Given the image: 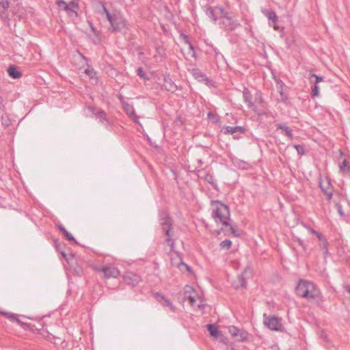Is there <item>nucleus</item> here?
Here are the masks:
<instances>
[{"label":"nucleus","instance_id":"nucleus-6","mask_svg":"<svg viewBox=\"0 0 350 350\" xmlns=\"http://www.w3.org/2000/svg\"><path fill=\"white\" fill-rule=\"evenodd\" d=\"M221 19H222V21L219 23L220 27L224 29L226 31H233L240 25V23L229 16L228 12L226 10Z\"/></svg>","mask_w":350,"mask_h":350},{"label":"nucleus","instance_id":"nucleus-28","mask_svg":"<svg viewBox=\"0 0 350 350\" xmlns=\"http://www.w3.org/2000/svg\"><path fill=\"white\" fill-rule=\"evenodd\" d=\"M207 329L210 333V335L214 338H217L221 332L218 330L217 327L213 324H208L207 325Z\"/></svg>","mask_w":350,"mask_h":350},{"label":"nucleus","instance_id":"nucleus-19","mask_svg":"<svg viewBox=\"0 0 350 350\" xmlns=\"http://www.w3.org/2000/svg\"><path fill=\"white\" fill-rule=\"evenodd\" d=\"M123 108L125 113L135 122H138L137 121V116L135 113V111L133 105L126 103L124 101L122 102Z\"/></svg>","mask_w":350,"mask_h":350},{"label":"nucleus","instance_id":"nucleus-34","mask_svg":"<svg viewBox=\"0 0 350 350\" xmlns=\"http://www.w3.org/2000/svg\"><path fill=\"white\" fill-rule=\"evenodd\" d=\"M232 245V242L229 239H226L221 242L220 246L221 248L228 250Z\"/></svg>","mask_w":350,"mask_h":350},{"label":"nucleus","instance_id":"nucleus-29","mask_svg":"<svg viewBox=\"0 0 350 350\" xmlns=\"http://www.w3.org/2000/svg\"><path fill=\"white\" fill-rule=\"evenodd\" d=\"M320 187L321 190L324 192L325 195H326L328 200H330L332 197V189L329 187V183H327V187H324L321 183H320Z\"/></svg>","mask_w":350,"mask_h":350},{"label":"nucleus","instance_id":"nucleus-1","mask_svg":"<svg viewBox=\"0 0 350 350\" xmlns=\"http://www.w3.org/2000/svg\"><path fill=\"white\" fill-rule=\"evenodd\" d=\"M100 13L105 14L109 22L111 25L110 31L125 33L128 29V23L120 12H111L103 5V11H100Z\"/></svg>","mask_w":350,"mask_h":350},{"label":"nucleus","instance_id":"nucleus-32","mask_svg":"<svg viewBox=\"0 0 350 350\" xmlns=\"http://www.w3.org/2000/svg\"><path fill=\"white\" fill-rule=\"evenodd\" d=\"M284 85V83L283 82H281L280 86H277L278 92L280 93L282 101H284L287 99V96L284 94L283 92V88Z\"/></svg>","mask_w":350,"mask_h":350},{"label":"nucleus","instance_id":"nucleus-49","mask_svg":"<svg viewBox=\"0 0 350 350\" xmlns=\"http://www.w3.org/2000/svg\"><path fill=\"white\" fill-rule=\"evenodd\" d=\"M203 306H204V305H202V304H199V305L198 306V308H202V307H203Z\"/></svg>","mask_w":350,"mask_h":350},{"label":"nucleus","instance_id":"nucleus-45","mask_svg":"<svg viewBox=\"0 0 350 350\" xmlns=\"http://www.w3.org/2000/svg\"><path fill=\"white\" fill-rule=\"evenodd\" d=\"M298 242H299V245H301V247L305 250L306 248H305V246H304V245L303 241H302L301 240H300V239H299V240L298 241Z\"/></svg>","mask_w":350,"mask_h":350},{"label":"nucleus","instance_id":"nucleus-27","mask_svg":"<svg viewBox=\"0 0 350 350\" xmlns=\"http://www.w3.org/2000/svg\"><path fill=\"white\" fill-rule=\"evenodd\" d=\"M58 228H59V231L65 236V237L66 238V239L68 241L74 242L75 243H77V241H76L75 239L74 238V237L66 230V229L62 224H59L58 226Z\"/></svg>","mask_w":350,"mask_h":350},{"label":"nucleus","instance_id":"nucleus-10","mask_svg":"<svg viewBox=\"0 0 350 350\" xmlns=\"http://www.w3.org/2000/svg\"><path fill=\"white\" fill-rule=\"evenodd\" d=\"M306 290V296H304V298L308 301L315 300L321 295L319 289L313 282H310V284H308V288Z\"/></svg>","mask_w":350,"mask_h":350},{"label":"nucleus","instance_id":"nucleus-50","mask_svg":"<svg viewBox=\"0 0 350 350\" xmlns=\"http://www.w3.org/2000/svg\"><path fill=\"white\" fill-rule=\"evenodd\" d=\"M347 290L348 293L350 294V287L349 286H348L347 288Z\"/></svg>","mask_w":350,"mask_h":350},{"label":"nucleus","instance_id":"nucleus-43","mask_svg":"<svg viewBox=\"0 0 350 350\" xmlns=\"http://www.w3.org/2000/svg\"><path fill=\"white\" fill-rule=\"evenodd\" d=\"M205 179L206 181H208L210 183H212L213 181V176L210 174H207L205 177Z\"/></svg>","mask_w":350,"mask_h":350},{"label":"nucleus","instance_id":"nucleus-20","mask_svg":"<svg viewBox=\"0 0 350 350\" xmlns=\"http://www.w3.org/2000/svg\"><path fill=\"white\" fill-rule=\"evenodd\" d=\"M243 96L245 103H246L247 105V107L250 109H252L255 111L256 106L254 104V103L252 101V96L251 94L250 91L249 90V89L247 88H245V87L244 88L243 91Z\"/></svg>","mask_w":350,"mask_h":350},{"label":"nucleus","instance_id":"nucleus-24","mask_svg":"<svg viewBox=\"0 0 350 350\" xmlns=\"http://www.w3.org/2000/svg\"><path fill=\"white\" fill-rule=\"evenodd\" d=\"M308 230L313 234H315L318 239L321 241L322 242L321 243V246L325 248V252L324 253L326 254L327 253L328 250H327V241L326 240L324 239V237L323 235L319 232H317L313 229H312L310 227H308Z\"/></svg>","mask_w":350,"mask_h":350},{"label":"nucleus","instance_id":"nucleus-47","mask_svg":"<svg viewBox=\"0 0 350 350\" xmlns=\"http://www.w3.org/2000/svg\"><path fill=\"white\" fill-rule=\"evenodd\" d=\"M230 230H231V231H232V232L233 234H234V233H235V230H234V228H233L232 226H230Z\"/></svg>","mask_w":350,"mask_h":350},{"label":"nucleus","instance_id":"nucleus-15","mask_svg":"<svg viewBox=\"0 0 350 350\" xmlns=\"http://www.w3.org/2000/svg\"><path fill=\"white\" fill-rule=\"evenodd\" d=\"M10 3L8 0H0V18L6 21L9 18L8 9Z\"/></svg>","mask_w":350,"mask_h":350},{"label":"nucleus","instance_id":"nucleus-36","mask_svg":"<svg viewBox=\"0 0 350 350\" xmlns=\"http://www.w3.org/2000/svg\"><path fill=\"white\" fill-rule=\"evenodd\" d=\"M85 73L88 77H90V78L93 79L95 77L96 72L94 70V69H93L92 68H88L87 69L85 70Z\"/></svg>","mask_w":350,"mask_h":350},{"label":"nucleus","instance_id":"nucleus-37","mask_svg":"<svg viewBox=\"0 0 350 350\" xmlns=\"http://www.w3.org/2000/svg\"><path fill=\"white\" fill-rule=\"evenodd\" d=\"M208 119L212 121L213 123H217L219 122V118L217 115L213 114L211 112H208Z\"/></svg>","mask_w":350,"mask_h":350},{"label":"nucleus","instance_id":"nucleus-42","mask_svg":"<svg viewBox=\"0 0 350 350\" xmlns=\"http://www.w3.org/2000/svg\"><path fill=\"white\" fill-rule=\"evenodd\" d=\"M337 210H338V213L341 215V216H343L344 215V212L342 211V206L340 205V204H337Z\"/></svg>","mask_w":350,"mask_h":350},{"label":"nucleus","instance_id":"nucleus-48","mask_svg":"<svg viewBox=\"0 0 350 350\" xmlns=\"http://www.w3.org/2000/svg\"><path fill=\"white\" fill-rule=\"evenodd\" d=\"M61 254L64 258H66V254L64 252H62Z\"/></svg>","mask_w":350,"mask_h":350},{"label":"nucleus","instance_id":"nucleus-53","mask_svg":"<svg viewBox=\"0 0 350 350\" xmlns=\"http://www.w3.org/2000/svg\"><path fill=\"white\" fill-rule=\"evenodd\" d=\"M92 31L94 32L95 31V29L92 26Z\"/></svg>","mask_w":350,"mask_h":350},{"label":"nucleus","instance_id":"nucleus-52","mask_svg":"<svg viewBox=\"0 0 350 350\" xmlns=\"http://www.w3.org/2000/svg\"><path fill=\"white\" fill-rule=\"evenodd\" d=\"M81 56L84 59L87 60V58L85 56H83V55H81Z\"/></svg>","mask_w":350,"mask_h":350},{"label":"nucleus","instance_id":"nucleus-8","mask_svg":"<svg viewBox=\"0 0 350 350\" xmlns=\"http://www.w3.org/2000/svg\"><path fill=\"white\" fill-rule=\"evenodd\" d=\"M228 332L232 336V337L237 341L243 342L247 340L248 336V333L247 331L239 329L235 326H229Z\"/></svg>","mask_w":350,"mask_h":350},{"label":"nucleus","instance_id":"nucleus-51","mask_svg":"<svg viewBox=\"0 0 350 350\" xmlns=\"http://www.w3.org/2000/svg\"><path fill=\"white\" fill-rule=\"evenodd\" d=\"M295 147H296V148H297V150L298 153H300V152H299V146H296Z\"/></svg>","mask_w":350,"mask_h":350},{"label":"nucleus","instance_id":"nucleus-41","mask_svg":"<svg viewBox=\"0 0 350 350\" xmlns=\"http://www.w3.org/2000/svg\"><path fill=\"white\" fill-rule=\"evenodd\" d=\"M12 321H16L17 322L19 325H22L23 327H25V326L27 325V323H25L23 322H22L18 317V315L16 314V319H13Z\"/></svg>","mask_w":350,"mask_h":350},{"label":"nucleus","instance_id":"nucleus-40","mask_svg":"<svg viewBox=\"0 0 350 350\" xmlns=\"http://www.w3.org/2000/svg\"><path fill=\"white\" fill-rule=\"evenodd\" d=\"M185 298H187V299H188V300L189 301L190 304H191V306H193V305H194V304H195V302H196V299H195V297H194V296H193V295H188V296L185 295Z\"/></svg>","mask_w":350,"mask_h":350},{"label":"nucleus","instance_id":"nucleus-31","mask_svg":"<svg viewBox=\"0 0 350 350\" xmlns=\"http://www.w3.org/2000/svg\"><path fill=\"white\" fill-rule=\"evenodd\" d=\"M310 94L312 98L319 96V86L318 85L314 84L311 88Z\"/></svg>","mask_w":350,"mask_h":350},{"label":"nucleus","instance_id":"nucleus-23","mask_svg":"<svg viewBox=\"0 0 350 350\" xmlns=\"http://www.w3.org/2000/svg\"><path fill=\"white\" fill-rule=\"evenodd\" d=\"M8 73L10 77L14 79H19L22 76L21 72L14 65H10L8 68Z\"/></svg>","mask_w":350,"mask_h":350},{"label":"nucleus","instance_id":"nucleus-3","mask_svg":"<svg viewBox=\"0 0 350 350\" xmlns=\"http://www.w3.org/2000/svg\"><path fill=\"white\" fill-rule=\"evenodd\" d=\"M212 217L215 222L224 226H229L230 210L228 206L219 201L212 202Z\"/></svg>","mask_w":350,"mask_h":350},{"label":"nucleus","instance_id":"nucleus-9","mask_svg":"<svg viewBox=\"0 0 350 350\" xmlns=\"http://www.w3.org/2000/svg\"><path fill=\"white\" fill-rule=\"evenodd\" d=\"M264 324L270 329L279 331L282 327L280 319L275 316H264Z\"/></svg>","mask_w":350,"mask_h":350},{"label":"nucleus","instance_id":"nucleus-22","mask_svg":"<svg viewBox=\"0 0 350 350\" xmlns=\"http://www.w3.org/2000/svg\"><path fill=\"white\" fill-rule=\"evenodd\" d=\"M262 13L267 17L269 21L273 23V27L275 29H278V27L276 25L278 21V16L274 11L262 10Z\"/></svg>","mask_w":350,"mask_h":350},{"label":"nucleus","instance_id":"nucleus-25","mask_svg":"<svg viewBox=\"0 0 350 350\" xmlns=\"http://www.w3.org/2000/svg\"><path fill=\"white\" fill-rule=\"evenodd\" d=\"M155 296H156V298L159 301H161V300L163 301V305L164 306L168 307L170 308V310L172 312H174L175 310V307L173 306L172 302L169 299H166L163 295L159 294V293H156Z\"/></svg>","mask_w":350,"mask_h":350},{"label":"nucleus","instance_id":"nucleus-2","mask_svg":"<svg viewBox=\"0 0 350 350\" xmlns=\"http://www.w3.org/2000/svg\"><path fill=\"white\" fill-rule=\"evenodd\" d=\"M159 217L162 231L166 237L165 242L170 247L171 251H173L175 246V241L173 239L174 231L172 228V219L165 212L160 213Z\"/></svg>","mask_w":350,"mask_h":350},{"label":"nucleus","instance_id":"nucleus-7","mask_svg":"<svg viewBox=\"0 0 350 350\" xmlns=\"http://www.w3.org/2000/svg\"><path fill=\"white\" fill-rule=\"evenodd\" d=\"M246 129L243 126H227L221 129V132L226 135H232L234 139H239L242 137V135L245 134Z\"/></svg>","mask_w":350,"mask_h":350},{"label":"nucleus","instance_id":"nucleus-21","mask_svg":"<svg viewBox=\"0 0 350 350\" xmlns=\"http://www.w3.org/2000/svg\"><path fill=\"white\" fill-rule=\"evenodd\" d=\"M56 3L59 8H63L64 10H65L70 16H77V11L74 10L72 8H70V5H68L65 1L59 0Z\"/></svg>","mask_w":350,"mask_h":350},{"label":"nucleus","instance_id":"nucleus-17","mask_svg":"<svg viewBox=\"0 0 350 350\" xmlns=\"http://www.w3.org/2000/svg\"><path fill=\"white\" fill-rule=\"evenodd\" d=\"M163 87L165 90L172 93H174L178 90V86L169 76L164 77Z\"/></svg>","mask_w":350,"mask_h":350},{"label":"nucleus","instance_id":"nucleus-38","mask_svg":"<svg viewBox=\"0 0 350 350\" xmlns=\"http://www.w3.org/2000/svg\"><path fill=\"white\" fill-rule=\"evenodd\" d=\"M137 74L138 76H139L142 79H147L146 74L144 71L143 68L142 67H139L137 70Z\"/></svg>","mask_w":350,"mask_h":350},{"label":"nucleus","instance_id":"nucleus-46","mask_svg":"<svg viewBox=\"0 0 350 350\" xmlns=\"http://www.w3.org/2000/svg\"><path fill=\"white\" fill-rule=\"evenodd\" d=\"M276 82H277V85H278L277 86H280L281 82H282V81L280 79H276Z\"/></svg>","mask_w":350,"mask_h":350},{"label":"nucleus","instance_id":"nucleus-13","mask_svg":"<svg viewBox=\"0 0 350 350\" xmlns=\"http://www.w3.org/2000/svg\"><path fill=\"white\" fill-rule=\"evenodd\" d=\"M124 280L126 284L135 286L141 281V278L135 273L127 272L124 276Z\"/></svg>","mask_w":350,"mask_h":350},{"label":"nucleus","instance_id":"nucleus-16","mask_svg":"<svg viewBox=\"0 0 350 350\" xmlns=\"http://www.w3.org/2000/svg\"><path fill=\"white\" fill-rule=\"evenodd\" d=\"M172 265L177 266V267L181 271H184L186 270L188 272L191 271V268L187 264L184 263L182 261V259L179 257L177 253H176V256L172 258Z\"/></svg>","mask_w":350,"mask_h":350},{"label":"nucleus","instance_id":"nucleus-14","mask_svg":"<svg viewBox=\"0 0 350 350\" xmlns=\"http://www.w3.org/2000/svg\"><path fill=\"white\" fill-rule=\"evenodd\" d=\"M192 76L198 81L203 82L205 84H208L210 81L209 79L206 77L205 74H204L200 69L197 68H194L189 70Z\"/></svg>","mask_w":350,"mask_h":350},{"label":"nucleus","instance_id":"nucleus-18","mask_svg":"<svg viewBox=\"0 0 350 350\" xmlns=\"http://www.w3.org/2000/svg\"><path fill=\"white\" fill-rule=\"evenodd\" d=\"M308 284H310L309 281L300 280L299 282L295 288L296 294L298 296L303 298L304 297V296H306V289L308 288Z\"/></svg>","mask_w":350,"mask_h":350},{"label":"nucleus","instance_id":"nucleus-30","mask_svg":"<svg viewBox=\"0 0 350 350\" xmlns=\"http://www.w3.org/2000/svg\"><path fill=\"white\" fill-rule=\"evenodd\" d=\"M310 80L314 83V84L318 85L319 83L323 81V77L318 76L315 74L310 75Z\"/></svg>","mask_w":350,"mask_h":350},{"label":"nucleus","instance_id":"nucleus-44","mask_svg":"<svg viewBox=\"0 0 350 350\" xmlns=\"http://www.w3.org/2000/svg\"><path fill=\"white\" fill-rule=\"evenodd\" d=\"M189 49L193 52V56L194 57L196 55V52L194 50V47L193 46V45L191 44H189Z\"/></svg>","mask_w":350,"mask_h":350},{"label":"nucleus","instance_id":"nucleus-4","mask_svg":"<svg viewBox=\"0 0 350 350\" xmlns=\"http://www.w3.org/2000/svg\"><path fill=\"white\" fill-rule=\"evenodd\" d=\"M90 110L94 116L96 120L103 125L107 129H109L113 124V121L107 117L105 111L100 108L91 107Z\"/></svg>","mask_w":350,"mask_h":350},{"label":"nucleus","instance_id":"nucleus-35","mask_svg":"<svg viewBox=\"0 0 350 350\" xmlns=\"http://www.w3.org/2000/svg\"><path fill=\"white\" fill-rule=\"evenodd\" d=\"M0 314L3 315L7 319H10L11 321H13V319H16V314H14V313H12V312H0Z\"/></svg>","mask_w":350,"mask_h":350},{"label":"nucleus","instance_id":"nucleus-39","mask_svg":"<svg viewBox=\"0 0 350 350\" xmlns=\"http://www.w3.org/2000/svg\"><path fill=\"white\" fill-rule=\"evenodd\" d=\"M68 5H70V8H72L74 10L79 8L78 0H72Z\"/></svg>","mask_w":350,"mask_h":350},{"label":"nucleus","instance_id":"nucleus-12","mask_svg":"<svg viewBox=\"0 0 350 350\" xmlns=\"http://www.w3.org/2000/svg\"><path fill=\"white\" fill-rule=\"evenodd\" d=\"M98 271L103 272L107 278H117L120 274V271L117 268L111 266L103 267L98 269Z\"/></svg>","mask_w":350,"mask_h":350},{"label":"nucleus","instance_id":"nucleus-5","mask_svg":"<svg viewBox=\"0 0 350 350\" xmlns=\"http://www.w3.org/2000/svg\"><path fill=\"white\" fill-rule=\"evenodd\" d=\"M204 11L208 18L212 20L214 23H216L219 18H221L225 10L221 6L212 7L206 5L204 7Z\"/></svg>","mask_w":350,"mask_h":350},{"label":"nucleus","instance_id":"nucleus-26","mask_svg":"<svg viewBox=\"0 0 350 350\" xmlns=\"http://www.w3.org/2000/svg\"><path fill=\"white\" fill-rule=\"evenodd\" d=\"M275 127L277 130H281L282 132L284 133L287 137L290 138L293 137L292 130L289 126L284 124H277Z\"/></svg>","mask_w":350,"mask_h":350},{"label":"nucleus","instance_id":"nucleus-33","mask_svg":"<svg viewBox=\"0 0 350 350\" xmlns=\"http://www.w3.org/2000/svg\"><path fill=\"white\" fill-rule=\"evenodd\" d=\"M232 162L234 163V164L237 166H238L239 167H241L242 169H246L247 168V165L248 164L246 163L245 162L243 161H234V159L233 158H231Z\"/></svg>","mask_w":350,"mask_h":350},{"label":"nucleus","instance_id":"nucleus-11","mask_svg":"<svg viewBox=\"0 0 350 350\" xmlns=\"http://www.w3.org/2000/svg\"><path fill=\"white\" fill-rule=\"evenodd\" d=\"M250 275V269L248 267L245 268L244 271L238 276L237 282L234 283L235 288H245L247 286L246 278L249 277Z\"/></svg>","mask_w":350,"mask_h":350}]
</instances>
